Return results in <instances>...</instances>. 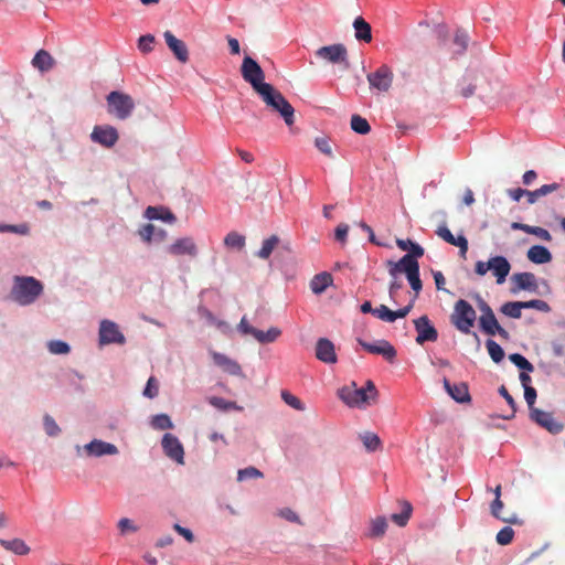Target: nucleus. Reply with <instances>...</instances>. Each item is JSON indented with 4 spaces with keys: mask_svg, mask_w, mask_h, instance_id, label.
<instances>
[{
    "mask_svg": "<svg viewBox=\"0 0 565 565\" xmlns=\"http://www.w3.org/2000/svg\"><path fill=\"white\" fill-rule=\"evenodd\" d=\"M379 392L374 383L369 380L365 386L358 387L355 382L339 390L340 399L350 407L365 408L375 403Z\"/></svg>",
    "mask_w": 565,
    "mask_h": 565,
    "instance_id": "nucleus-1",
    "label": "nucleus"
},
{
    "mask_svg": "<svg viewBox=\"0 0 565 565\" xmlns=\"http://www.w3.org/2000/svg\"><path fill=\"white\" fill-rule=\"evenodd\" d=\"M258 95L267 107L281 116L287 126L294 125L295 108L278 89L270 84L259 92Z\"/></svg>",
    "mask_w": 565,
    "mask_h": 565,
    "instance_id": "nucleus-2",
    "label": "nucleus"
},
{
    "mask_svg": "<svg viewBox=\"0 0 565 565\" xmlns=\"http://www.w3.org/2000/svg\"><path fill=\"white\" fill-rule=\"evenodd\" d=\"M43 285L33 277H14L11 298L21 306L33 303L42 294Z\"/></svg>",
    "mask_w": 565,
    "mask_h": 565,
    "instance_id": "nucleus-3",
    "label": "nucleus"
},
{
    "mask_svg": "<svg viewBox=\"0 0 565 565\" xmlns=\"http://www.w3.org/2000/svg\"><path fill=\"white\" fill-rule=\"evenodd\" d=\"M106 100L108 113L119 120L130 117L136 106L130 95L118 90L110 92Z\"/></svg>",
    "mask_w": 565,
    "mask_h": 565,
    "instance_id": "nucleus-4",
    "label": "nucleus"
},
{
    "mask_svg": "<svg viewBox=\"0 0 565 565\" xmlns=\"http://www.w3.org/2000/svg\"><path fill=\"white\" fill-rule=\"evenodd\" d=\"M476 318V310L467 300L460 299L455 303L451 322L460 332L470 333Z\"/></svg>",
    "mask_w": 565,
    "mask_h": 565,
    "instance_id": "nucleus-5",
    "label": "nucleus"
},
{
    "mask_svg": "<svg viewBox=\"0 0 565 565\" xmlns=\"http://www.w3.org/2000/svg\"><path fill=\"white\" fill-rule=\"evenodd\" d=\"M242 77L245 82L250 84L253 89L258 94L268 83H265V73L259 64L250 56H245L241 66Z\"/></svg>",
    "mask_w": 565,
    "mask_h": 565,
    "instance_id": "nucleus-6",
    "label": "nucleus"
},
{
    "mask_svg": "<svg viewBox=\"0 0 565 565\" xmlns=\"http://www.w3.org/2000/svg\"><path fill=\"white\" fill-rule=\"evenodd\" d=\"M510 264L507 258L502 256H495L490 258L488 262L479 260L476 264V273L479 276H484L489 270L497 277V282H504L507 276L510 273Z\"/></svg>",
    "mask_w": 565,
    "mask_h": 565,
    "instance_id": "nucleus-7",
    "label": "nucleus"
},
{
    "mask_svg": "<svg viewBox=\"0 0 565 565\" xmlns=\"http://www.w3.org/2000/svg\"><path fill=\"white\" fill-rule=\"evenodd\" d=\"M409 253L403 256L399 262H388L390 274L395 275L397 271L405 273L406 276L419 270L418 258L424 255L425 249H408Z\"/></svg>",
    "mask_w": 565,
    "mask_h": 565,
    "instance_id": "nucleus-8",
    "label": "nucleus"
},
{
    "mask_svg": "<svg viewBox=\"0 0 565 565\" xmlns=\"http://www.w3.org/2000/svg\"><path fill=\"white\" fill-rule=\"evenodd\" d=\"M366 78L372 89L385 93L392 86L394 73L388 65L383 64L376 71L369 73Z\"/></svg>",
    "mask_w": 565,
    "mask_h": 565,
    "instance_id": "nucleus-9",
    "label": "nucleus"
},
{
    "mask_svg": "<svg viewBox=\"0 0 565 565\" xmlns=\"http://www.w3.org/2000/svg\"><path fill=\"white\" fill-rule=\"evenodd\" d=\"M316 55L333 64H343L349 67L348 51L343 44H332L317 50Z\"/></svg>",
    "mask_w": 565,
    "mask_h": 565,
    "instance_id": "nucleus-10",
    "label": "nucleus"
},
{
    "mask_svg": "<svg viewBox=\"0 0 565 565\" xmlns=\"http://www.w3.org/2000/svg\"><path fill=\"white\" fill-rule=\"evenodd\" d=\"M161 445L167 457L180 465L184 463V448L177 436L170 433L164 434Z\"/></svg>",
    "mask_w": 565,
    "mask_h": 565,
    "instance_id": "nucleus-11",
    "label": "nucleus"
},
{
    "mask_svg": "<svg viewBox=\"0 0 565 565\" xmlns=\"http://www.w3.org/2000/svg\"><path fill=\"white\" fill-rule=\"evenodd\" d=\"M125 335L120 332L118 326L110 320H103L99 327V343L102 345L117 343L124 344Z\"/></svg>",
    "mask_w": 565,
    "mask_h": 565,
    "instance_id": "nucleus-12",
    "label": "nucleus"
},
{
    "mask_svg": "<svg viewBox=\"0 0 565 565\" xmlns=\"http://www.w3.org/2000/svg\"><path fill=\"white\" fill-rule=\"evenodd\" d=\"M531 419L545 428L551 434H559L564 429V424L557 422L552 413L544 412L539 408H532L530 413Z\"/></svg>",
    "mask_w": 565,
    "mask_h": 565,
    "instance_id": "nucleus-13",
    "label": "nucleus"
},
{
    "mask_svg": "<svg viewBox=\"0 0 565 565\" xmlns=\"http://www.w3.org/2000/svg\"><path fill=\"white\" fill-rule=\"evenodd\" d=\"M90 138L94 142L99 143L103 147L111 148L118 141V131L115 127L105 125V126H95Z\"/></svg>",
    "mask_w": 565,
    "mask_h": 565,
    "instance_id": "nucleus-14",
    "label": "nucleus"
},
{
    "mask_svg": "<svg viewBox=\"0 0 565 565\" xmlns=\"http://www.w3.org/2000/svg\"><path fill=\"white\" fill-rule=\"evenodd\" d=\"M414 326L417 332L416 342L418 344H424L427 341L434 342L437 340L438 332L436 328L430 323V320L427 316H422L414 320Z\"/></svg>",
    "mask_w": 565,
    "mask_h": 565,
    "instance_id": "nucleus-15",
    "label": "nucleus"
},
{
    "mask_svg": "<svg viewBox=\"0 0 565 565\" xmlns=\"http://www.w3.org/2000/svg\"><path fill=\"white\" fill-rule=\"evenodd\" d=\"M360 345L369 353L382 355L386 361L394 362L396 358L395 348L386 340H380L375 343H369L359 340Z\"/></svg>",
    "mask_w": 565,
    "mask_h": 565,
    "instance_id": "nucleus-16",
    "label": "nucleus"
},
{
    "mask_svg": "<svg viewBox=\"0 0 565 565\" xmlns=\"http://www.w3.org/2000/svg\"><path fill=\"white\" fill-rule=\"evenodd\" d=\"M163 36L168 47L175 58L181 63H186L189 61V50L186 44L182 40H179L171 31H166Z\"/></svg>",
    "mask_w": 565,
    "mask_h": 565,
    "instance_id": "nucleus-17",
    "label": "nucleus"
},
{
    "mask_svg": "<svg viewBox=\"0 0 565 565\" xmlns=\"http://www.w3.org/2000/svg\"><path fill=\"white\" fill-rule=\"evenodd\" d=\"M479 324L482 331L488 335L498 334L504 340H508L510 337L509 332L499 324L494 313L481 315L479 318Z\"/></svg>",
    "mask_w": 565,
    "mask_h": 565,
    "instance_id": "nucleus-18",
    "label": "nucleus"
},
{
    "mask_svg": "<svg viewBox=\"0 0 565 565\" xmlns=\"http://www.w3.org/2000/svg\"><path fill=\"white\" fill-rule=\"evenodd\" d=\"M84 450L89 457H102L105 455H117L118 448L110 443L103 441L100 439H94L84 446Z\"/></svg>",
    "mask_w": 565,
    "mask_h": 565,
    "instance_id": "nucleus-19",
    "label": "nucleus"
},
{
    "mask_svg": "<svg viewBox=\"0 0 565 565\" xmlns=\"http://www.w3.org/2000/svg\"><path fill=\"white\" fill-rule=\"evenodd\" d=\"M512 282L514 284V287L512 288L513 292H516L519 290H529V291H537V281L534 274L524 271V273H518L513 274L511 277Z\"/></svg>",
    "mask_w": 565,
    "mask_h": 565,
    "instance_id": "nucleus-20",
    "label": "nucleus"
},
{
    "mask_svg": "<svg viewBox=\"0 0 565 565\" xmlns=\"http://www.w3.org/2000/svg\"><path fill=\"white\" fill-rule=\"evenodd\" d=\"M316 358L327 364L335 363L337 354L334 344L327 338H320L316 344Z\"/></svg>",
    "mask_w": 565,
    "mask_h": 565,
    "instance_id": "nucleus-21",
    "label": "nucleus"
},
{
    "mask_svg": "<svg viewBox=\"0 0 565 565\" xmlns=\"http://www.w3.org/2000/svg\"><path fill=\"white\" fill-rule=\"evenodd\" d=\"M138 234L142 238L143 243L160 244L164 242L166 232L161 228L156 227L153 224H146L141 226Z\"/></svg>",
    "mask_w": 565,
    "mask_h": 565,
    "instance_id": "nucleus-22",
    "label": "nucleus"
},
{
    "mask_svg": "<svg viewBox=\"0 0 565 565\" xmlns=\"http://www.w3.org/2000/svg\"><path fill=\"white\" fill-rule=\"evenodd\" d=\"M444 387L458 403H467L471 399L468 385L466 383L451 384L447 379H444Z\"/></svg>",
    "mask_w": 565,
    "mask_h": 565,
    "instance_id": "nucleus-23",
    "label": "nucleus"
},
{
    "mask_svg": "<svg viewBox=\"0 0 565 565\" xmlns=\"http://www.w3.org/2000/svg\"><path fill=\"white\" fill-rule=\"evenodd\" d=\"M212 358L214 363L222 367L224 372L231 375H242L241 365L236 361L226 356L225 354L213 352Z\"/></svg>",
    "mask_w": 565,
    "mask_h": 565,
    "instance_id": "nucleus-24",
    "label": "nucleus"
},
{
    "mask_svg": "<svg viewBox=\"0 0 565 565\" xmlns=\"http://www.w3.org/2000/svg\"><path fill=\"white\" fill-rule=\"evenodd\" d=\"M351 234L361 239H365V242H362V245H365V243H370V244H373L376 246L382 245L376 239V236H375L373 230L367 224H365L363 222L355 223L351 230Z\"/></svg>",
    "mask_w": 565,
    "mask_h": 565,
    "instance_id": "nucleus-25",
    "label": "nucleus"
},
{
    "mask_svg": "<svg viewBox=\"0 0 565 565\" xmlns=\"http://www.w3.org/2000/svg\"><path fill=\"white\" fill-rule=\"evenodd\" d=\"M145 216L150 221L161 220L168 223H173L175 221L174 214L163 206H148L145 211Z\"/></svg>",
    "mask_w": 565,
    "mask_h": 565,
    "instance_id": "nucleus-26",
    "label": "nucleus"
},
{
    "mask_svg": "<svg viewBox=\"0 0 565 565\" xmlns=\"http://www.w3.org/2000/svg\"><path fill=\"white\" fill-rule=\"evenodd\" d=\"M55 64V60L53 56L45 50H40L36 52L34 57L32 58V65L34 68L40 72H47L53 68Z\"/></svg>",
    "mask_w": 565,
    "mask_h": 565,
    "instance_id": "nucleus-27",
    "label": "nucleus"
},
{
    "mask_svg": "<svg viewBox=\"0 0 565 565\" xmlns=\"http://www.w3.org/2000/svg\"><path fill=\"white\" fill-rule=\"evenodd\" d=\"M436 234L449 245L468 247V241L463 235L455 236L447 226H439Z\"/></svg>",
    "mask_w": 565,
    "mask_h": 565,
    "instance_id": "nucleus-28",
    "label": "nucleus"
},
{
    "mask_svg": "<svg viewBox=\"0 0 565 565\" xmlns=\"http://www.w3.org/2000/svg\"><path fill=\"white\" fill-rule=\"evenodd\" d=\"M503 508V502L501 499H494L490 505L491 514L502 522L510 523V524H521V520L518 518L515 513L510 515H503L501 513V510Z\"/></svg>",
    "mask_w": 565,
    "mask_h": 565,
    "instance_id": "nucleus-29",
    "label": "nucleus"
},
{
    "mask_svg": "<svg viewBox=\"0 0 565 565\" xmlns=\"http://www.w3.org/2000/svg\"><path fill=\"white\" fill-rule=\"evenodd\" d=\"M353 28L355 30V38L359 41H364L366 43L372 41L371 25L362 17H358L354 20Z\"/></svg>",
    "mask_w": 565,
    "mask_h": 565,
    "instance_id": "nucleus-30",
    "label": "nucleus"
},
{
    "mask_svg": "<svg viewBox=\"0 0 565 565\" xmlns=\"http://www.w3.org/2000/svg\"><path fill=\"white\" fill-rule=\"evenodd\" d=\"M332 284V276L329 273H320L310 281V288L313 294H322Z\"/></svg>",
    "mask_w": 565,
    "mask_h": 565,
    "instance_id": "nucleus-31",
    "label": "nucleus"
},
{
    "mask_svg": "<svg viewBox=\"0 0 565 565\" xmlns=\"http://www.w3.org/2000/svg\"><path fill=\"white\" fill-rule=\"evenodd\" d=\"M0 545L7 551H10L17 555H26L30 552V547L21 539L3 540L0 539Z\"/></svg>",
    "mask_w": 565,
    "mask_h": 565,
    "instance_id": "nucleus-32",
    "label": "nucleus"
},
{
    "mask_svg": "<svg viewBox=\"0 0 565 565\" xmlns=\"http://www.w3.org/2000/svg\"><path fill=\"white\" fill-rule=\"evenodd\" d=\"M360 438H361L365 449L370 452L377 451L382 448L381 438L372 431H365V433L361 434Z\"/></svg>",
    "mask_w": 565,
    "mask_h": 565,
    "instance_id": "nucleus-33",
    "label": "nucleus"
},
{
    "mask_svg": "<svg viewBox=\"0 0 565 565\" xmlns=\"http://www.w3.org/2000/svg\"><path fill=\"white\" fill-rule=\"evenodd\" d=\"M468 42H469L468 34L462 30H458L456 32L454 41H452V44L455 46V49L452 51V56L463 54L468 47Z\"/></svg>",
    "mask_w": 565,
    "mask_h": 565,
    "instance_id": "nucleus-34",
    "label": "nucleus"
},
{
    "mask_svg": "<svg viewBox=\"0 0 565 565\" xmlns=\"http://www.w3.org/2000/svg\"><path fill=\"white\" fill-rule=\"evenodd\" d=\"M280 334H281V331L278 328L271 327L267 331H262V330L256 329V331L254 333V338L259 343H271V342H275L280 337Z\"/></svg>",
    "mask_w": 565,
    "mask_h": 565,
    "instance_id": "nucleus-35",
    "label": "nucleus"
},
{
    "mask_svg": "<svg viewBox=\"0 0 565 565\" xmlns=\"http://www.w3.org/2000/svg\"><path fill=\"white\" fill-rule=\"evenodd\" d=\"M512 227L521 228V230L525 231L526 233L534 234L535 236H537L540 239H542L544 242H551V238H552L550 232L540 226H530V225H525V224H521V223H513Z\"/></svg>",
    "mask_w": 565,
    "mask_h": 565,
    "instance_id": "nucleus-36",
    "label": "nucleus"
},
{
    "mask_svg": "<svg viewBox=\"0 0 565 565\" xmlns=\"http://www.w3.org/2000/svg\"><path fill=\"white\" fill-rule=\"evenodd\" d=\"M527 258L534 264H546L552 260L550 249H527Z\"/></svg>",
    "mask_w": 565,
    "mask_h": 565,
    "instance_id": "nucleus-37",
    "label": "nucleus"
},
{
    "mask_svg": "<svg viewBox=\"0 0 565 565\" xmlns=\"http://www.w3.org/2000/svg\"><path fill=\"white\" fill-rule=\"evenodd\" d=\"M522 309V301H509L501 307V312L510 318L520 319Z\"/></svg>",
    "mask_w": 565,
    "mask_h": 565,
    "instance_id": "nucleus-38",
    "label": "nucleus"
},
{
    "mask_svg": "<svg viewBox=\"0 0 565 565\" xmlns=\"http://www.w3.org/2000/svg\"><path fill=\"white\" fill-rule=\"evenodd\" d=\"M209 403L212 406H214L215 408L221 409V411H230V409L242 411L243 409V407L238 406L235 402L226 401V399H224L222 397H217V396L210 397Z\"/></svg>",
    "mask_w": 565,
    "mask_h": 565,
    "instance_id": "nucleus-39",
    "label": "nucleus"
},
{
    "mask_svg": "<svg viewBox=\"0 0 565 565\" xmlns=\"http://www.w3.org/2000/svg\"><path fill=\"white\" fill-rule=\"evenodd\" d=\"M351 129L360 135H366L371 130V126L367 120L360 115H353L351 117Z\"/></svg>",
    "mask_w": 565,
    "mask_h": 565,
    "instance_id": "nucleus-40",
    "label": "nucleus"
},
{
    "mask_svg": "<svg viewBox=\"0 0 565 565\" xmlns=\"http://www.w3.org/2000/svg\"><path fill=\"white\" fill-rule=\"evenodd\" d=\"M486 347L490 358L494 363H500L503 360L504 351L494 340H487Z\"/></svg>",
    "mask_w": 565,
    "mask_h": 565,
    "instance_id": "nucleus-41",
    "label": "nucleus"
},
{
    "mask_svg": "<svg viewBox=\"0 0 565 565\" xmlns=\"http://www.w3.org/2000/svg\"><path fill=\"white\" fill-rule=\"evenodd\" d=\"M411 513L412 505L408 502H405L403 511L401 513L392 514L391 520L398 526H405L411 518Z\"/></svg>",
    "mask_w": 565,
    "mask_h": 565,
    "instance_id": "nucleus-42",
    "label": "nucleus"
},
{
    "mask_svg": "<svg viewBox=\"0 0 565 565\" xmlns=\"http://www.w3.org/2000/svg\"><path fill=\"white\" fill-rule=\"evenodd\" d=\"M280 396H281V399L287 405L292 407L294 409H296V411H305V408H306L305 404L297 396L291 394L289 391H286V390L281 391Z\"/></svg>",
    "mask_w": 565,
    "mask_h": 565,
    "instance_id": "nucleus-43",
    "label": "nucleus"
},
{
    "mask_svg": "<svg viewBox=\"0 0 565 565\" xmlns=\"http://www.w3.org/2000/svg\"><path fill=\"white\" fill-rule=\"evenodd\" d=\"M154 43H156V38L152 34H146V35H141L138 39L137 46L141 53L148 54L153 51Z\"/></svg>",
    "mask_w": 565,
    "mask_h": 565,
    "instance_id": "nucleus-44",
    "label": "nucleus"
},
{
    "mask_svg": "<svg viewBox=\"0 0 565 565\" xmlns=\"http://www.w3.org/2000/svg\"><path fill=\"white\" fill-rule=\"evenodd\" d=\"M151 425L156 429H171L173 424L167 414H159L152 417Z\"/></svg>",
    "mask_w": 565,
    "mask_h": 565,
    "instance_id": "nucleus-45",
    "label": "nucleus"
},
{
    "mask_svg": "<svg viewBox=\"0 0 565 565\" xmlns=\"http://www.w3.org/2000/svg\"><path fill=\"white\" fill-rule=\"evenodd\" d=\"M245 236L237 233L231 232L224 238V244L226 247H243L245 245Z\"/></svg>",
    "mask_w": 565,
    "mask_h": 565,
    "instance_id": "nucleus-46",
    "label": "nucleus"
},
{
    "mask_svg": "<svg viewBox=\"0 0 565 565\" xmlns=\"http://www.w3.org/2000/svg\"><path fill=\"white\" fill-rule=\"evenodd\" d=\"M509 360L520 370L532 372L533 365L520 353H512L509 355Z\"/></svg>",
    "mask_w": 565,
    "mask_h": 565,
    "instance_id": "nucleus-47",
    "label": "nucleus"
},
{
    "mask_svg": "<svg viewBox=\"0 0 565 565\" xmlns=\"http://www.w3.org/2000/svg\"><path fill=\"white\" fill-rule=\"evenodd\" d=\"M47 349L52 354H67L71 351L70 345L62 340L50 341Z\"/></svg>",
    "mask_w": 565,
    "mask_h": 565,
    "instance_id": "nucleus-48",
    "label": "nucleus"
},
{
    "mask_svg": "<svg viewBox=\"0 0 565 565\" xmlns=\"http://www.w3.org/2000/svg\"><path fill=\"white\" fill-rule=\"evenodd\" d=\"M315 146L321 153L326 154L329 158H333V151L329 138L317 137L315 139Z\"/></svg>",
    "mask_w": 565,
    "mask_h": 565,
    "instance_id": "nucleus-49",
    "label": "nucleus"
},
{
    "mask_svg": "<svg viewBox=\"0 0 565 565\" xmlns=\"http://www.w3.org/2000/svg\"><path fill=\"white\" fill-rule=\"evenodd\" d=\"M262 477H263V472L255 467H247L244 469H239L237 472L238 481H244L246 479H253V478L257 479V478H262Z\"/></svg>",
    "mask_w": 565,
    "mask_h": 565,
    "instance_id": "nucleus-50",
    "label": "nucleus"
},
{
    "mask_svg": "<svg viewBox=\"0 0 565 565\" xmlns=\"http://www.w3.org/2000/svg\"><path fill=\"white\" fill-rule=\"evenodd\" d=\"M373 315L383 321H387V322L395 321L394 311L391 310L385 305H381V306L376 307L373 311Z\"/></svg>",
    "mask_w": 565,
    "mask_h": 565,
    "instance_id": "nucleus-51",
    "label": "nucleus"
},
{
    "mask_svg": "<svg viewBox=\"0 0 565 565\" xmlns=\"http://www.w3.org/2000/svg\"><path fill=\"white\" fill-rule=\"evenodd\" d=\"M513 537H514L513 529L510 526H504L503 529H501L498 532L495 540H497L498 544H500V545H508L512 542Z\"/></svg>",
    "mask_w": 565,
    "mask_h": 565,
    "instance_id": "nucleus-52",
    "label": "nucleus"
},
{
    "mask_svg": "<svg viewBox=\"0 0 565 565\" xmlns=\"http://www.w3.org/2000/svg\"><path fill=\"white\" fill-rule=\"evenodd\" d=\"M523 309H536L541 312H548L551 310L550 305L541 299H533L529 301H522Z\"/></svg>",
    "mask_w": 565,
    "mask_h": 565,
    "instance_id": "nucleus-53",
    "label": "nucleus"
},
{
    "mask_svg": "<svg viewBox=\"0 0 565 565\" xmlns=\"http://www.w3.org/2000/svg\"><path fill=\"white\" fill-rule=\"evenodd\" d=\"M499 393L500 395L507 401V403L510 405L511 407V414L510 415H505L503 416L504 419H511L514 417L515 415V412H516V404H515V401L514 398L510 395V393L508 392L507 387L504 385H501L499 387Z\"/></svg>",
    "mask_w": 565,
    "mask_h": 565,
    "instance_id": "nucleus-54",
    "label": "nucleus"
},
{
    "mask_svg": "<svg viewBox=\"0 0 565 565\" xmlns=\"http://www.w3.org/2000/svg\"><path fill=\"white\" fill-rule=\"evenodd\" d=\"M387 527V522L385 518H376L372 521L371 524V535L372 536H382Z\"/></svg>",
    "mask_w": 565,
    "mask_h": 565,
    "instance_id": "nucleus-55",
    "label": "nucleus"
},
{
    "mask_svg": "<svg viewBox=\"0 0 565 565\" xmlns=\"http://www.w3.org/2000/svg\"><path fill=\"white\" fill-rule=\"evenodd\" d=\"M352 228H350V226L345 223H341L337 226L335 231H334V238H335V242L341 244V245H344L347 244V237H348V234L349 232L351 231Z\"/></svg>",
    "mask_w": 565,
    "mask_h": 565,
    "instance_id": "nucleus-56",
    "label": "nucleus"
},
{
    "mask_svg": "<svg viewBox=\"0 0 565 565\" xmlns=\"http://www.w3.org/2000/svg\"><path fill=\"white\" fill-rule=\"evenodd\" d=\"M158 393H159L158 382L153 376H150L147 382V385L143 390V395L149 398H153L158 395Z\"/></svg>",
    "mask_w": 565,
    "mask_h": 565,
    "instance_id": "nucleus-57",
    "label": "nucleus"
},
{
    "mask_svg": "<svg viewBox=\"0 0 565 565\" xmlns=\"http://www.w3.org/2000/svg\"><path fill=\"white\" fill-rule=\"evenodd\" d=\"M43 422L47 435L56 436L60 433V427L50 415H45Z\"/></svg>",
    "mask_w": 565,
    "mask_h": 565,
    "instance_id": "nucleus-58",
    "label": "nucleus"
},
{
    "mask_svg": "<svg viewBox=\"0 0 565 565\" xmlns=\"http://www.w3.org/2000/svg\"><path fill=\"white\" fill-rule=\"evenodd\" d=\"M0 232H14L21 235H25L29 233V226L26 224L0 225Z\"/></svg>",
    "mask_w": 565,
    "mask_h": 565,
    "instance_id": "nucleus-59",
    "label": "nucleus"
},
{
    "mask_svg": "<svg viewBox=\"0 0 565 565\" xmlns=\"http://www.w3.org/2000/svg\"><path fill=\"white\" fill-rule=\"evenodd\" d=\"M407 279H408V281H409V285H411L412 289H413L416 294H418V292L422 290V287H423V285H422V280H420V278H419V270H418V271H416V273H414V274H412V275H408V276H407ZM416 297H417V295H415L414 299H415Z\"/></svg>",
    "mask_w": 565,
    "mask_h": 565,
    "instance_id": "nucleus-60",
    "label": "nucleus"
},
{
    "mask_svg": "<svg viewBox=\"0 0 565 565\" xmlns=\"http://www.w3.org/2000/svg\"><path fill=\"white\" fill-rule=\"evenodd\" d=\"M524 398L529 405V408H530V413L532 412V408H535L534 407V403H535V399H536V390L532 386H526L524 388Z\"/></svg>",
    "mask_w": 565,
    "mask_h": 565,
    "instance_id": "nucleus-61",
    "label": "nucleus"
},
{
    "mask_svg": "<svg viewBox=\"0 0 565 565\" xmlns=\"http://www.w3.org/2000/svg\"><path fill=\"white\" fill-rule=\"evenodd\" d=\"M278 515L286 519L289 522L301 523L299 516L289 508H284L278 511Z\"/></svg>",
    "mask_w": 565,
    "mask_h": 565,
    "instance_id": "nucleus-62",
    "label": "nucleus"
},
{
    "mask_svg": "<svg viewBox=\"0 0 565 565\" xmlns=\"http://www.w3.org/2000/svg\"><path fill=\"white\" fill-rule=\"evenodd\" d=\"M238 331L243 334H249L252 337H254V333L256 331V328L252 327L246 317H243L238 323Z\"/></svg>",
    "mask_w": 565,
    "mask_h": 565,
    "instance_id": "nucleus-63",
    "label": "nucleus"
},
{
    "mask_svg": "<svg viewBox=\"0 0 565 565\" xmlns=\"http://www.w3.org/2000/svg\"><path fill=\"white\" fill-rule=\"evenodd\" d=\"M173 529L175 532H178L180 535H182L189 543H192L194 541V535L191 530L185 529L181 526L180 524H174Z\"/></svg>",
    "mask_w": 565,
    "mask_h": 565,
    "instance_id": "nucleus-64",
    "label": "nucleus"
}]
</instances>
